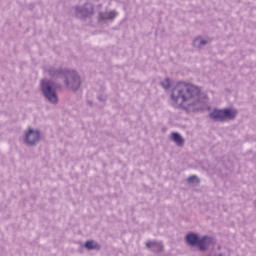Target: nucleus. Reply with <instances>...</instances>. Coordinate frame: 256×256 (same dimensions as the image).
I'll return each instance as SVG.
<instances>
[{"label": "nucleus", "mask_w": 256, "mask_h": 256, "mask_svg": "<svg viewBox=\"0 0 256 256\" xmlns=\"http://www.w3.org/2000/svg\"><path fill=\"white\" fill-rule=\"evenodd\" d=\"M205 101H207V95L196 85L180 82L172 88L171 104L176 109L195 113L203 109Z\"/></svg>", "instance_id": "f257e3e1"}, {"label": "nucleus", "mask_w": 256, "mask_h": 256, "mask_svg": "<svg viewBox=\"0 0 256 256\" xmlns=\"http://www.w3.org/2000/svg\"><path fill=\"white\" fill-rule=\"evenodd\" d=\"M44 72L46 75L52 77V79H64V83L68 89L77 91L81 87V77L75 70H69L67 68L44 66Z\"/></svg>", "instance_id": "f03ea898"}, {"label": "nucleus", "mask_w": 256, "mask_h": 256, "mask_svg": "<svg viewBox=\"0 0 256 256\" xmlns=\"http://www.w3.org/2000/svg\"><path fill=\"white\" fill-rule=\"evenodd\" d=\"M40 89L49 103H52V105H57V103H59L57 88H55L51 80H41Z\"/></svg>", "instance_id": "7ed1b4c3"}, {"label": "nucleus", "mask_w": 256, "mask_h": 256, "mask_svg": "<svg viewBox=\"0 0 256 256\" xmlns=\"http://www.w3.org/2000/svg\"><path fill=\"white\" fill-rule=\"evenodd\" d=\"M237 117V110L235 109H214L210 113V118L214 121H219L223 123V121H229L231 119H235Z\"/></svg>", "instance_id": "20e7f679"}, {"label": "nucleus", "mask_w": 256, "mask_h": 256, "mask_svg": "<svg viewBox=\"0 0 256 256\" xmlns=\"http://www.w3.org/2000/svg\"><path fill=\"white\" fill-rule=\"evenodd\" d=\"M24 141L27 145H37L41 141V134L39 130L29 129L25 132Z\"/></svg>", "instance_id": "39448f33"}, {"label": "nucleus", "mask_w": 256, "mask_h": 256, "mask_svg": "<svg viewBox=\"0 0 256 256\" xmlns=\"http://www.w3.org/2000/svg\"><path fill=\"white\" fill-rule=\"evenodd\" d=\"M73 11L76 17H89V15H93V6L91 4H85L84 6H75L73 8Z\"/></svg>", "instance_id": "423d86ee"}, {"label": "nucleus", "mask_w": 256, "mask_h": 256, "mask_svg": "<svg viewBox=\"0 0 256 256\" xmlns=\"http://www.w3.org/2000/svg\"><path fill=\"white\" fill-rule=\"evenodd\" d=\"M215 239L211 236H203L198 240V248L200 251H207L211 245H214Z\"/></svg>", "instance_id": "0eeeda50"}, {"label": "nucleus", "mask_w": 256, "mask_h": 256, "mask_svg": "<svg viewBox=\"0 0 256 256\" xmlns=\"http://www.w3.org/2000/svg\"><path fill=\"white\" fill-rule=\"evenodd\" d=\"M147 249L153 251V253H163V242H157L155 240L146 242Z\"/></svg>", "instance_id": "6e6552de"}, {"label": "nucleus", "mask_w": 256, "mask_h": 256, "mask_svg": "<svg viewBox=\"0 0 256 256\" xmlns=\"http://www.w3.org/2000/svg\"><path fill=\"white\" fill-rule=\"evenodd\" d=\"M187 245H190V247H197L199 244V234L197 233H188L185 237Z\"/></svg>", "instance_id": "1a4fd4ad"}, {"label": "nucleus", "mask_w": 256, "mask_h": 256, "mask_svg": "<svg viewBox=\"0 0 256 256\" xmlns=\"http://www.w3.org/2000/svg\"><path fill=\"white\" fill-rule=\"evenodd\" d=\"M118 15L119 13H117V11L112 10L110 12H101L99 14V17L101 21H113V19H115V17H117Z\"/></svg>", "instance_id": "9d476101"}, {"label": "nucleus", "mask_w": 256, "mask_h": 256, "mask_svg": "<svg viewBox=\"0 0 256 256\" xmlns=\"http://www.w3.org/2000/svg\"><path fill=\"white\" fill-rule=\"evenodd\" d=\"M84 247L86 249H88V251H93V250L101 249V246L99 245V243H97V242H95L93 240L86 241V243L84 244Z\"/></svg>", "instance_id": "9b49d317"}, {"label": "nucleus", "mask_w": 256, "mask_h": 256, "mask_svg": "<svg viewBox=\"0 0 256 256\" xmlns=\"http://www.w3.org/2000/svg\"><path fill=\"white\" fill-rule=\"evenodd\" d=\"M207 43H209V41L207 39H204L201 37H197L193 41L194 47H197L198 49H201V47H205V45H207Z\"/></svg>", "instance_id": "f8f14e48"}, {"label": "nucleus", "mask_w": 256, "mask_h": 256, "mask_svg": "<svg viewBox=\"0 0 256 256\" xmlns=\"http://www.w3.org/2000/svg\"><path fill=\"white\" fill-rule=\"evenodd\" d=\"M172 141H174V143H176V145H178V147H181V145H183V143H185V140L183 139L181 134H179L177 132L172 133Z\"/></svg>", "instance_id": "ddd939ff"}, {"label": "nucleus", "mask_w": 256, "mask_h": 256, "mask_svg": "<svg viewBox=\"0 0 256 256\" xmlns=\"http://www.w3.org/2000/svg\"><path fill=\"white\" fill-rule=\"evenodd\" d=\"M187 182L190 184V185H199V178L197 176H190L188 179H187Z\"/></svg>", "instance_id": "4468645a"}, {"label": "nucleus", "mask_w": 256, "mask_h": 256, "mask_svg": "<svg viewBox=\"0 0 256 256\" xmlns=\"http://www.w3.org/2000/svg\"><path fill=\"white\" fill-rule=\"evenodd\" d=\"M161 85L164 89H169L171 87V80L166 78L164 81L161 82Z\"/></svg>", "instance_id": "2eb2a0df"}, {"label": "nucleus", "mask_w": 256, "mask_h": 256, "mask_svg": "<svg viewBox=\"0 0 256 256\" xmlns=\"http://www.w3.org/2000/svg\"><path fill=\"white\" fill-rule=\"evenodd\" d=\"M98 99H99L100 101H105V98H102V97H98Z\"/></svg>", "instance_id": "dca6fc26"}]
</instances>
